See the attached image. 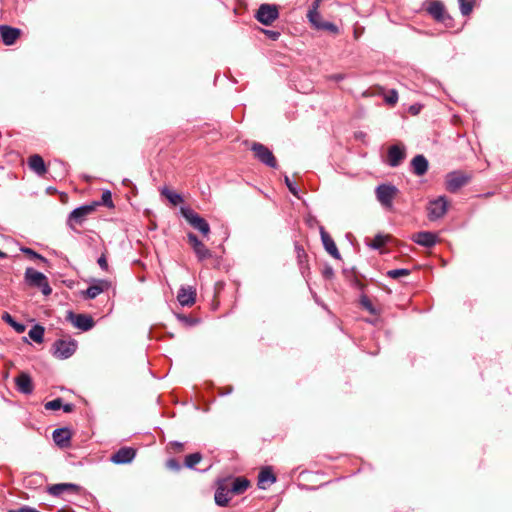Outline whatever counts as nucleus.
<instances>
[{
  "mask_svg": "<svg viewBox=\"0 0 512 512\" xmlns=\"http://www.w3.org/2000/svg\"><path fill=\"white\" fill-rule=\"evenodd\" d=\"M24 280L28 286L40 289L45 296H49L52 293V288L46 275L32 267L26 268Z\"/></svg>",
  "mask_w": 512,
  "mask_h": 512,
  "instance_id": "obj_1",
  "label": "nucleus"
},
{
  "mask_svg": "<svg viewBox=\"0 0 512 512\" xmlns=\"http://www.w3.org/2000/svg\"><path fill=\"white\" fill-rule=\"evenodd\" d=\"M181 215L185 218V220L196 230L202 233L204 236L208 235L210 232L209 223L201 217L198 213H196L193 209L189 207H181L180 209Z\"/></svg>",
  "mask_w": 512,
  "mask_h": 512,
  "instance_id": "obj_2",
  "label": "nucleus"
},
{
  "mask_svg": "<svg viewBox=\"0 0 512 512\" xmlns=\"http://www.w3.org/2000/svg\"><path fill=\"white\" fill-rule=\"evenodd\" d=\"M471 177L462 171L456 170L449 172L445 177V186L450 193H456L463 186L468 184Z\"/></svg>",
  "mask_w": 512,
  "mask_h": 512,
  "instance_id": "obj_3",
  "label": "nucleus"
},
{
  "mask_svg": "<svg viewBox=\"0 0 512 512\" xmlns=\"http://www.w3.org/2000/svg\"><path fill=\"white\" fill-rule=\"evenodd\" d=\"M54 356L64 360L70 358L77 349V341L75 339H58L53 344Z\"/></svg>",
  "mask_w": 512,
  "mask_h": 512,
  "instance_id": "obj_4",
  "label": "nucleus"
},
{
  "mask_svg": "<svg viewBox=\"0 0 512 512\" xmlns=\"http://www.w3.org/2000/svg\"><path fill=\"white\" fill-rule=\"evenodd\" d=\"M425 10L439 23H446L450 15L446 12L444 4L439 0H427L424 3Z\"/></svg>",
  "mask_w": 512,
  "mask_h": 512,
  "instance_id": "obj_5",
  "label": "nucleus"
},
{
  "mask_svg": "<svg viewBox=\"0 0 512 512\" xmlns=\"http://www.w3.org/2000/svg\"><path fill=\"white\" fill-rule=\"evenodd\" d=\"M279 17L278 7L274 4H261L255 18L263 25H271Z\"/></svg>",
  "mask_w": 512,
  "mask_h": 512,
  "instance_id": "obj_6",
  "label": "nucleus"
},
{
  "mask_svg": "<svg viewBox=\"0 0 512 512\" xmlns=\"http://www.w3.org/2000/svg\"><path fill=\"white\" fill-rule=\"evenodd\" d=\"M251 150L254 152L255 157L263 164L270 168L277 167V161L272 151L265 145L254 142L251 146Z\"/></svg>",
  "mask_w": 512,
  "mask_h": 512,
  "instance_id": "obj_7",
  "label": "nucleus"
},
{
  "mask_svg": "<svg viewBox=\"0 0 512 512\" xmlns=\"http://www.w3.org/2000/svg\"><path fill=\"white\" fill-rule=\"evenodd\" d=\"M447 209L448 201L445 196H439L431 200L427 206L429 220L435 221L442 218L446 214Z\"/></svg>",
  "mask_w": 512,
  "mask_h": 512,
  "instance_id": "obj_8",
  "label": "nucleus"
},
{
  "mask_svg": "<svg viewBox=\"0 0 512 512\" xmlns=\"http://www.w3.org/2000/svg\"><path fill=\"white\" fill-rule=\"evenodd\" d=\"M377 200L385 207H391L394 197L398 193L396 186L392 184H380L376 190Z\"/></svg>",
  "mask_w": 512,
  "mask_h": 512,
  "instance_id": "obj_9",
  "label": "nucleus"
},
{
  "mask_svg": "<svg viewBox=\"0 0 512 512\" xmlns=\"http://www.w3.org/2000/svg\"><path fill=\"white\" fill-rule=\"evenodd\" d=\"M66 320L71 322L74 327L82 330L89 331L94 327V320L87 314H76L73 311H68Z\"/></svg>",
  "mask_w": 512,
  "mask_h": 512,
  "instance_id": "obj_10",
  "label": "nucleus"
},
{
  "mask_svg": "<svg viewBox=\"0 0 512 512\" xmlns=\"http://www.w3.org/2000/svg\"><path fill=\"white\" fill-rule=\"evenodd\" d=\"M80 487L72 483H58L47 487L49 494L55 497H61L66 500L69 495L78 494Z\"/></svg>",
  "mask_w": 512,
  "mask_h": 512,
  "instance_id": "obj_11",
  "label": "nucleus"
},
{
  "mask_svg": "<svg viewBox=\"0 0 512 512\" xmlns=\"http://www.w3.org/2000/svg\"><path fill=\"white\" fill-rule=\"evenodd\" d=\"M93 211H95V205L87 204L79 206L70 212L67 224L70 227H72L74 223L81 225L85 221L86 217Z\"/></svg>",
  "mask_w": 512,
  "mask_h": 512,
  "instance_id": "obj_12",
  "label": "nucleus"
},
{
  "mask_svg": "<svg viewBox=\"0 0 512 512\" xmlns=\"http://www.w3.org/2000/svg\"><path fill=\"white\" fill-rule=\"evenodd\" d=\"M188 242L192 246L194 253L199 261L211 258V251L203 244L201 240L192 232L187 234Z\"/></svg>",
  "mask_w": 512,
  "mask_h": 512,
  "instance_id": "obj_13",
  "label": "nucleus"
},
{
  "mask_svg": "<svg viewBox=\"0 0 512 512\" xmlns=\"http://www.w3.org/2000/svg\"><path fill=\"white\" fill-rule=\"evenodd\" d=\"M406 157V149L402 144H394L388 148L387 164L390 167H398Z\"/></svg>",
  "mask_w": 512,
  "mask_h": 512,
  "instance_id": "obj_14",
  "label": "nucleus"
},
{
  "mask_svg": "<svg viewBox=\"0 0 512 512\" xmlns=\"http://www.w3.org/2000/svg\"><path fill=\"white\" fill-rule=\"evenodd\" d=\"M223 482L225 483L228 492L231 493V496L243 494L250 484L249 480L244 477L224 479Z\"/></svg>",
  "mask_w": 512,
  "mask_h": 512,
  "instance_id": "obj_15",
  "label": "nucleus"
},
{
  "mask_svg": "<svg viewBox=\"0 0 512 512\" xmlns=\"http://www.w3.org/2000/svg\"><path fill=\"white\" fill-rule=\"evenodd\" d=\"M135 457V449L132 447H122L111 456L110 461L114 464L122 465L131 463Z\"/></svg>",
  "mask_w": 512,
  "mask_h": 512,
  "instance_id": "obj_16",
  "label": "nucleus"
},
{
  "mask_svg": "<svg viewBox=\"0 0 512 512\" xmlns=\"http://www.w3.org/2000/svg\"><path fill=\"white\" fill-rule=\"evenodd\" d=\"M309 21L317 30L329 31L332 34H338L339 32L338 26L330 21L323 20L320 13H312Z\"/></svg>",
  "mask_w": 512,
  "mask_h": 512,
  "instance_id": "obj_17",
  "label": "nucleus"
},
{
  "mask_svg": "<svg viewBox=\"0 0 512 512\" xmlns=\"http://www.w3.org/2000/svg\"><path fill=\"white\" fill-rule=\"evenodd\" d=\"M20 35L21 30L19 28L6 24L0 25V36L4 45L11 46L15 44Z\"/></svg>",
  "mask_w": 512,
  "mask_h": 512,
  "instance_id": "obj_18",
  "label": "nucleus"
},
{
  "mask_svg": "<svg viewBox=\"0 0 512 512\" xmlns=\"http://www.w3.org/2000/svg\"><path fill=\"white\" fill-rule=\"evenodd\" d=\"M15 385L18 392L24 395L33 393L34 385L31 376L26 372H21L15 377Z\"/></svg>",
  "mask_w": 512,
  "mask_h": 512,
  "instance_id": "obj_19",
  "label": "nucleus"
},
{
  "mask_svg": "<svg viewBox=\"0 0 512 512\" xmlns=\"http://www.w3.org/2000/svg\"><path fill=\"white\" fill-rule=\"evenodd\" d=\"M320 237L325 250L335 259L340 260V252L332 239V237L326 232L323 226L319 227Z\"/></svg>",
  "mask_w": 512,
  "mask_h": 512,
  "instance_id": "obj_20",
  "label": "nucleus"
},
{
  "mask_svg": "<svg viewBox=\"0 0 512 512\" xmlns=\"http://www.w3.org/2000/svg\"><path fill=\"white\" fill-rule=\"evenodd\" d=\"M412 241L416 244L431 248L437 243V235L430 231H420L411 237Z\"/></svg>",
  "mask_w": 512,
  "mask_h": 512,
  "instance_id": "obj_21",
  "label": "nucleus"
},
{
  "mask_svg": "<svg viewBox=\"0 0 512 512\" xmlns=\"http://www.w3.org/2000/svg\"><path fill=\"white\" fill-rule=\"evenodd\" d=\"M196 290L192 286H181L177 300L181 306H192L195 303Z\"/></svg>",
  "mask_w": 512,
  "mask_h": 512,
  "instance_id": "obj_22",
  "label": "nucleus"
},
{
  "mask_svg": "<svg viewBox=\"0 0 512 512\" xmlns=\"http://www.w3.org/2000/svg\"><path fill=\"white\" fill-rule=\"evenodd\" d=\"M52 438L58 447L67 448L70 446L71 431L67 427L57 428L53 431Z\"/></svg>",
  "mask_w": 512,
  "mask_h": 512,
  "instance_id": "obj_23",
  "label": "nucleus"
},
{
  "mask_svg": "<svg viewBox=\"0 0 512 512\" xmlns=\"http://www.w3.org/2000/svg\"><path fill=\"white\" fill-rule=\"evenodd\" d=\"M109 285L110 283L107 280H96L86 289L84 295L88 299H95L98 295L107 290L109 288Z\"/></svg>",
  "mask_w": 512,
  "mask_h": 512,
  "instance_id": "obj_24",
  "label": "nucleus"
},
{
  "mask_svg": "<svg viewBox=\"0 0 512 512\" xmlns=\"http://www.w3.org/2000/svg\"><path fill=\"white\" fill-rule=\"evenodd\" d=\"M411 166L416 176H423L428 171L429 163L425 156L418 154L412 159Z\"/></svg>",
  "mask_w": 512,
  "mask_h": 512,
  "instance_id": "obj_25",
  "label": "nucleus"
},
{
  "mask_svg": "<svg viewBox=\"0 0 512 512\" xmlns=\"http://www.w3.org/2000/svg\"><path fill=\"white\" fill-rule=\"evenodd\" d=\"M231 497V493L228 492V489L222 480L221 482H219V485L215 491V503L218 506L225 507L228 504Z\"/></svg>",
  "mask_w": 512,
  "mask_h": 512,
  "instance_id": "obj_26",
  "label": "nucleus"
},
{
  "mask_svg": "<svg viewBox=\"0 0 512 512\" xmlns=\"http://www.w3.org/2000/svg\"><path fill=\"white\" fill-rule=\"evenodd\" d=\"M274 482H276V476L272 472L271 468H263L258 475V487L260 489H266Z\"/></svg>",
  "mask_w": 512,
  "mask_h": 512,
  "instance_id": "obj_27",
  "label": "nucleus"
},
{
  "mask_svg": "<svg viewBox=\"0 0 512 512\" xmlns=\"http://www.w3.org/2000/svg\"><path fill=\"white\" fill-rule=\"evenodd\" d=\"M28 166L39 176H42L47 172L46 164L43 158L38 154H34L29 157Z\"/></svg>",
  "mask_w": 512,
  "mask_h": 512,
  "instance_id": "obj_28",
  "label": "nucleus"
},
{
  "mask_svg": "<svg viewBox=\"0 0 512 512\" xmlns=\"http://www.w3.org/2000/svg\"><path fill=\"white\" fill-rule=\"evenodd\" d=\"M45 329L40 324H35L28 332L29 337L36 343H42L44 340Z\"/></svg>",
  "mask_w": 512,
  "mask_h": 512,
  "instance_id": "obj_29",
  "label": "nucleus"
},
{
  "mask_svg": "<svg viewBox=\"0 0 512 512\" xmlns=\"http://www.w3.org/2000/svg\"><path fill=\"white\" fill-rule=\"evenodd\" d=\"M343 274L345 276L346 281L350 284L351 287L358 290H363V284L357 278L353 269H343Z\"/></svg>",
  "mask_w": 512,
  "mask_h": 512,
  "instance_id": "obj_30",
  "label": "nucleus"
},
{
  "mask_svg": "<svg viewBox=\"0 0 512 512\" xmlns=\"http://www.w3.org/2000/svg\"><path fill=\"white\" fill-rule=\"evenodd\" d=\"M2 320L13 327L17 333H23L26 329L23 323L17 322L8 312L2 314Z\"/></svg>",
  "mask_w": 512,
  "mask_h": 512,
  "instance_id": "obj_31",
  "label": "nucleus"
},
{
  "mask_svg": "<svg viewBox=\"0 0 512 512\" xmlns=\"http://www.w3.org/2000/svg\"><path fill=\"white\" fill-rule=\"evenodd\" d=\"M161 195L165 196L167 198V200L173 205H178L184 201L181 194L173 192L170 189H168L167 187H164L161 190Z\"/></svg>",
  "mask_w": 512,
  "mask_h": 512,
  "instance_id": "obj_32",
  "label": "nucleus"
},
{
  "mask_svg": "<svg viewBox=\"0 0 512 512\" xmlns=\"http://www.w3.org/2000/svg\"><path fill=\"white\" fill-rule=\"evenodd\" d=\"M91 204L95 205V208L97 206H100V205H103V206L108 207V208H113L114 207V203H113V200H112L111 191L110 190H104L102 195H101V200L100 201H94Z\"/></svg>",
  "mask_w": 512,
  "mask_h": 512,
  "instance_id": "obj_33",
  "label": "nucleus"
},
{
  "mask_svg": "<svg viewBox=\"0 0 512 512\" xmlns=\"http://www.w3.org/2000/svg\"><path fill=\"white\" fill-rule=\"evenodd\" d=\"M476 0H458L459 9L463 16H469L474 8Z\"/></svg>",
  "mask_w": 512,
  "mask_h": 512,
  "instance_id": "obj_34",
  "label": "nucleus"
},
{
  "mask_svg": "<svg viewBox=\"0 0 512 512\" xmlns=\"http://www.w3.org/2000/svg\"><path fill=\"white\" fill-rule=\"evenodd\" d=\"M360 304L370 314H372V315H378L379 314V311L374 307V305L372 304L370 299L366 295H364V294H362L361 297H360Z\"/></svg>",
  "mask_w": 512,
  "mask_h": 512,
  "instance_id": "obj_35",
  "label": "nucleus"
},
{
  "mask_svg": "<svg viewBox=\"0 0 512 512\" xmlns=\"http://www.w3.org/2000/svg\"><path fill=\"white\" fill-rule=\"evenodd\" d=\"M202 459V455L199 452L192 453L186 456L185 466L189 469H193Z\"/></svg>",
  "mask_w": 512,
  "mask_h": 512,
  "instance_id": "obj_36",
  "label": "nucleus"
},
{
  "mask_svg": "<svg viewBox=\"0 0 512 512\" xmlns=\"http://www.w3.org/2000/svg\"><path fill=\"white\" fill-rule=\"evenodd\" d=\"M20 251L24 253L25 255L29 256L31 259H37L42 261L43 263H48V260L42 256L41 254L37 253L35 250L29 247H21Z\"/></svg>",
  "mask_w": 512,
  "mask_h": 512,
  "instance_id": "obj_37",
  "label": "nucleus"
},
{
  "mask_svg": "<svg viewBox=\"0 0 512 512\" xmlns=\"http://www.w3.org/2000/svg\"><path fill=\"white\" fill-rule=\"evenodd\" d=\"M410 270L406 268H399V269H392L387 271V276L392 279H397L402 276H408L410 275Z\"/></svg>",
  "mask_w": 512,
  "mask_h": 512,
  "instance_id": "obj_38",
  "label": "nucleus"
},
{
  "mask_svg": "<svg viewBox=\"0 0 512 512\" xmlns=\"http://www.w3.org/2000/svg\"><path fill=\"white\" fill-rule=\"evenodd\" d=\"M46 410H58L62 407V398H56L48 401L44 405Z\"/></svg>",
  "mask_w": 512,
  "mask_h": 512,
  "instance_id": "obj_39",
  "label": "nucleus"
},
{
  "mask_svg": "<svg viewBox=\"0 0 512 512\" xmlns=\"http://www.w3.org/2000/svg\"><path fill=\"white\" fill-rule=\"evenodd\" d=\"M385 244V236L377 234L369 245L372 249H380Z\"/></svg>",
  "mask_w": 512,
  "mask_h": 512,
  "instance_id": "obj_40",
  "label": "nucleus"
},
{
  "mask_svg": "<svg viewBox=\"0 0 512 512\" xmlns=\"http://www.w3.org/2000/svg\"><path fill=\"white\" fill-rule=\"evenodd\" d=\"M166 467L168 469L172 470V471L178 472V471H180L182 466H181L180 462L177 459L170 458L166 462Z\"/></svg>",
  "mask_w": 512,
  "mask_h": 512,
  "instance_id": "obj_41",
  "label": "nucleus"
},
{
  "mask_svg": "<svg viewBox=\"0 0 512 512\" xmlns=\"http://www.w3.org/2000/svg\"><path fill=\"white\" fill-rule=\"evenodd\" d=\"M284 181H285V184H286V186H287L288 190H289L293 195L297 196V195H298V191H299V190H298V187L296 186V184H295L294 182H292V181L290 180V178H289L287 175H285V177H284Z\"/></svg>",
  "mask_w": 512,
  "mask_h": 512,
  "instance_id": "obj_42",
  "label": "nucleus"
},
{
  "mask_svg": "<svg viewBox=\"0 0 512 512\" xmlns=\"http://www.w3.org/2000/svg\"><path fill=\"white\" fill-rule=\"evenodd\" d=\"M385 101L389 105H395L398 101V93L396 90L392 89L389 94L386 96Z\"/></svg>",
  "mask_w": 512,
  "mask_h": 512,
  "instance_id": "obj_43",
  "label": "nucleus"
},
{
  "mask_svg": "<svg viewBox=\"0 0 512 512\" xmlns=\"http://www.w3.org/2000/svg\"><path fill=\"white\" fill-rule=\"evenodd\" d=\"M177 318L188 326H193L198 322L196 319L183 314H177Z\"/></svg>",
  "mask_w": 512,
  "mask_h": 512,
  "instance_id": "obj_44",
  "label": "nucleus"
},
{
  "mask_svg": "<svg viewBox=\"0 0 512 512\" xmlns=\"http://www.w3.org/2000/svg\"><path fill=\"white\" fill-rule=\"evenodd\" d=\"M322 276L325 279H332L334 277V269L331 265L326 264L322 270Z\"/></svg>",
  "mask_w": 512,
  "mask_h": 512,
  "instance_id": "obj_45",
  "label": "nucleus"
},
{
  "mask_svg": "<svg viewBox=\"0 0 512 512\" xmlns=\"http://www.w3.org/2000/svg\"><path fill=\"white\" fill-rule=\"evenodd\" d=\"M262 32L271 40L276 41L280 37V32L276 30L262 29Z\"/></svg>",
  "mask_w": 512,
  "mask_h": 512,
  "instance_id": "obj_46",
  "label": "nucleus"
},
{
  "mask_svg": "<svg viewBox=\"0 0 512 512\" xmlns=\"http://www.w3.org/2000/svg\"><path fill=\"white\" fill-rule=\"evenodd\" d=\"M97 263L102 270L108 271V262L105 253L101 254V256L97 259Z\"/></svg>",
  "mask_w": 512,
  "mask_h": 512,
  "instance_id": "obj_47",
  "label": "nucleus"
},
{
  "mask_svg": "<svg viewBox=\"0 0 512 512\" xmlns=\"http://www.w3.org/2000/svg\"><path fill=\"white\" fill-rule=\"evenodd\" d=\"M169 446L173 450V452H176V453L182 451L184 448V444L179 441H171L169 443Z\"/></svg>",
  "mask_w": 512,
  "mask_h": 512,
  "instance_id": "obj_48",
  "label": "nucleus"
},
{
  "mask_svg": "<svg viewBox=\"0 0 512 512\" xmlns=\"http://www.w3.org/2000/svg\"><path fill=\"white\" fill-rule=\"evenodd\" d=\"M320 2L321 0H315L313 3H312V6L310 7V9L308 10V13H307V17L308 19L310 18V15L312 13H319L318 12V7L320 5Z\"/></svg>",
  "mask_w": 512,
  "mask_h": 512,
  "instance_id": "obj_49",
  "label": "nucleus"
},
{
  "mask_svg": "<svg viewBox=\"0 0 512 512\" xmlns=\"http://www.w3.org/2000/svg\"><path fill=\"white\" fill-rule=\"evenodd\" d=\"M7 512H38L36 509L28 507V506H22L16 510H8Z\"/></svg>",
  "mask_w": 512,
  "mask_h": 512,
  "instance_id": "obj_50",
  "label": "nucleus"
},
{
  "mask_svg": "<svg viewBox=\"0 0 512 512\" xmlns=\"http://www.w3.org/2000/svg\"><path fill=\"white\" fill-rule=\"evenodd\" d=\"M344 78H345V75H344V74H341V73L332 74V75L328 76V79H329V80H332V81H335V82H340V81H342Z\"/></svg>",
  "mask_w": 512,
  "mask_h": 512,
  "instance_id": "obj_51",
  "label": "nucleus"
},
{
  "mask_svg": "<svg viewBox=\"0 0 512 512\" xmlns=\"http://www.w3.org/2000/svg\"><path fill=\"white\" fill-rule=\"evenodd\" d=\"M61 408L63 409V411L65 413H71L74 410L75 406L72 403H67V404H63L62 403V407Z\"/></svg>",
  "mask_w": 512,
  "mask_h": 512,
  "instance_id": "obj_52",
  "label": "nucleus"
},
{
  "mask_svg": "<svg viewBox=\"0 0 512 512\" xmlns=\"http://www.w3.org/2000/svg\"><path fill=\"white\" fill-rule=\"evenodd\" d=\"M295 248H296V251H297L298 258H299V260L301 261V257H302L303 255H306V254H305V250H304L302 247L298 246V245H296V247H295Z\"/></svg>",
  "mask_w": 512,
  "mask_h": 512,
  "instance_id": "obj_53",
  "label": "nucleus"
},
{
  "mask_svg": "<svg viewBox=\"0 0 512 512\" xmlns=\"http://www.w3.org/2000/svg\"><path fill=\"white\" fill-rule=\"evenodd\" d=\"M295 248H296V251H297L298 258H299V260L301 261V257H302L303 255H306V254H305V250H304L302 247L298 246V245H296V247H295Z\"/></svg>",
  "mask_w": 512,
  "mask_h": 512,
  "instance_id": "obj_54",
  "label": "nucleus"
},
{
  "mask_svg": "<svg viewBox=\"0 0 512 512\" xmlns=\"http://www.w3.org/2000/svg\"><path fill=\"white\" fill-rule=\"evenodd\" d=\"M446 27H452L453 18L450 16V20H446V23H443Z\"/></svg>",
  "mask_w": 512,
  "mask_h": 512,
  "instance_id": "obj_55",
  "label": "nucleus"
},
{
  "mask_svg": "<svg viewBox=\"0 0 512 512\" xmlns=\"http://www.w3.org/2000/svg\"><path fill=\"white\" fill-rule=\"evenodd\" d=\"M7 258V254L0 250V259Z\"/></svg>",
  "mask_w": 512,
  "mask_h": 512,
  "instance_id": "obj_56",
  "label": "nucleus"
},
{
  "mask_svg": "<svg viewBox=\"0 0 512 512\" xmlns=\"http://www.w3.org/2000/svg\"><path fill=\"white\" fill-rule=\"evenodd\" d=\"M123 182H124V184H125V183L130 182V180H128V179H124V181H123Z\"/></svg>",
  "mask_w": 512,
  "mask_h": 512,
  "instance_id": "obj_57",
  "label": "nucleus"
},
{
  "mask_svg": "<svg viewBox=\"0 0 512 512\" xmlns=\"http://www.w3.org/2000/svg\"><path fill=\"white\" fill-rule=\"evenodd\" d=\"M57 512H66L64 509H59Z\"/></svg>",
  "mask_w": 512,
  "mask_h": 512,
  "instance_id": "obj_58",
  "label": "nucleus"
},
{
  "mask_svg": "<svg viewBox=\"0 0 512 512\" xmlns=\"http://www.w3.org/2000/svg\"><path fill=\"white\" fill-rule=\"evenodd\" d=\"M231 391H232V388H229V390L227 391V393H226V394L231 393Z\"/></svg>",
  "mask_w": 512,
  "mask_h": 512,
  "instance_id": "obj_59",
  "label": "nucleus"
}]
</instances>
